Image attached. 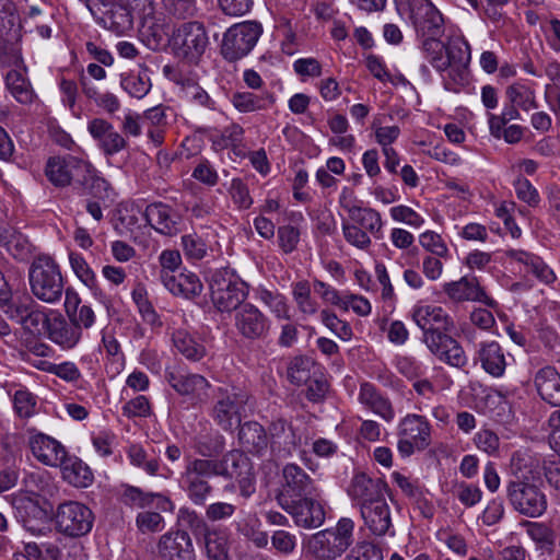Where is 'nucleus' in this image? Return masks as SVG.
Listing matches in <instances>:
<instances>
[{
    "label": "nucleus",
    "mask_w": 560,
    "mask_h": 560,
    "mask_svg": "<svg viewBox=\"0 0 560 560\" xmlns=\"http://www.w3.org/2000/svg\"><path fill=\"white\" fill-rule=\"evenodd\" d=\"M120 85L130 96L144 97L152 88L149 69L140 67L138 70L121 74Z\"/></svg>",
    "instance_id": "49"
},
{
    "label": "nucleus",
    "mask_w": 560,
    "mask_h": 560,
    "mask_svg": "<svg viewBox=\"0 0 560 560\" xmlns=\"http://www.w3.org/2000/svg\"><path fill=\"white\" fill-rule=\"evenodd\" d=\"M54 524L57 533L68 538H81L93 528L94 513L79 501H63L54 512Z\"/></svg>",
    "instance_id": "7"
},
{
    "label": "nucleus",
    "mask_w": 560,
    "mask_h": 560,
    "mask_svg": "<svg viewBox=\"0 0 560 560\" xmlns=\"http://www.w3.org/2000/svg\"><path fill=\"white\" fill-rule=\"evenodd\" d=\"M165 380L178 395L190 398L199 397L210 387V383L202 375L175 366L165 370Z\"/></svg>",
    "instance_id": "26"
},
{
    "label": "nucleus",
    "mask_w": 560,
    "mask_h": 560,
    "mask_svg": "<svg viewBox=\"0 0 560 560\" xmlns=\"http://www.w3.org/2000/svg\"><path fill=\"white\" fill-rule=\"evenodd\" d=\"M279 505L291 515L298 527L305 529L320 527L326 518L327 504L318 492L285 500Z\"/></svg>",
    "instance_id": "12"
},
{
    "label": "nucleus",
    "mask_w": 560,
    "mask_h": 560,
    "mask_svg": "<svg viewBox=\"0 0 560 560\" xmlns=\"http://www.w3.org/2000/svg\"><path fill=\"white\" fill-rule=\"evenodd\" d=\"M477 359L485 372L493 377L503 376L508 366L505 353L497 341L480 342Z\"/></svg>",
    "instance_id": "37"
},
{
    "label": "nucleus",
    "mask_w": 560,
    "mask_h": 560,
    "mask_svg": "<svg viewBox=\"0 0 560 560\" xmlns=\"http://www.w3.org/2000/svg\"><path fill=\"white\" fill-rule=\"evenodd\" d=\"M509 502L520 514L539 517L547 510L545 493L534 483L525 480H511L506 487Z\"/></svg>",
    "instance_id": "13"
},
{
    "label": "nucleus",
    "mask_w": 560,
    "mask_h": 560,
    "mask_svg": "<svg viewBox=\"0 0 560 560\" xmlns=\"http://www.w3.org/2000/svg\"><path fill=\"white\" fill-rule=\"evenodd\" d=\"M88 131L105 156H113L128 145L126 138L104 118H93L88 122Z\"/></svg>",
    "instance_id": "24"
},
{
    "label": "nucleus",
    "mask_w": 560,
    "mask_h": 560,
    "mask_svg": "<svg viewBox=\"0 0 560 560\" xmlns=\"http://www.w3.org/2000/svg\"><path fill=\"white\" fill-rule=\"evenodd\" d=\"M102 21L106 28L116 34H124L133 27L132 11L118 2L104 12Z\"/></svg>",
    "instance_id": "46"
},
{
    "label": "nucleus",
    "mask_w": 560,
    "mask_h": 560,
    "mask_svg": "<svg viewBox=\"0 0 560 560\" xmlns=\"http://www.w3.org/2000/svg\"><path fill=\"white\" fill-rule=\"evenodd\" d=\"M409 19L419 36H442L444 19L430 0H409Z\"/></svg>",
    "instance_id": "18"
},
{
    "label": "nucleus",
    "mask_w": 560,
    "mask_h": 560,
    "mask_svg": "<svg viewBox=\"0 0 560 560\" xmlns=\"http://www.w3.org/2000/svg\"><path fill=\"white\" fill-rule=\"evenodd\" d=\"M354 522L341 517L335 527L313 534L306 545V551L319 560H335L340 557L353 541Z\"/></svg>",
    "instance_id": "4"
},
{
    "label": "nucleus",
    "mask_w": 560,
    "mask_h": 560,
    "mask_svg": "<svg viewBox=\"0 0 560 560\" xmlns=\"http://www.w3.org/2000/svg\"><path fill=\"white\" fill-rule=\"evenodd\" d=\"M86 161L70 154L52 156L46 163L45 174L48 180L57 187L77 186L78 182L84 179L83 173L86 172Z\"/></svg>",
    "instance_id": "17"
},
{
    "label": "nucleus",
    "mask_w": 560,
    "mask_h": 560,
    "mask_svg": "<svg viewBox=\"0 0 560 560\" xmlns=\"http://www.w3.org/2000/svg\"><path fill=\"white\" fill-rule=\"evenodd\" d=\"M163 285L174 295L194 299L202 292L203 285L199 277L190 271L177 276L163 271L160 275Z\"/></svg>",
    "instance_id": "31"
},
{
    "label": "nucleus",
    "mask_w": 560,
    "mask_h": 560,
    "mask_svg": "<svg viewBox=\"0 0 560 560\" xmlns=\"http://www.w3.org/2000/svg\"><path fill=\"white\" fill-rule=\"evenodd\" d=\"M421 50L429 63L441 74L446 91L459 93L470 82V47L464 39L444 44L441 36H419Z\"/></svg>",
    "instance_id": "1"
},
{
    "label": "nucleus",
    "mask_w": 560,
    "mask_h": 560,
    "mask_svg": "<svg viewBox=\"0 0 560 560\" xmlns=\"http://www.w3.org/2000/svg\"><path fill=\"white\" fill-rule=\"evenodd\" d=\"M346 560H383V553L374 544L362 541L352 548Z\"/></svg>",
    "instance_id": "64"
},
{
    "label": "nucleus",
    "mask_w": 560,
    "mask_h": 560,
    "mask_svg": "<svg viewBox=\"0 0 560 560\" xmlns=\"http://www.w3.org/2000/svg\"><path fill=\"white\" fill-rule=\"evenodd\" d=\"M371 128L374 130L375 141L382 147V150L393 148L392 144L400 136L398 126H382L380 118L373 120Z\"/></svg>",
    "instance_id": "61"
},
{
    "label": "nucleus",
    "mask_w": 560,
    "mask_h": 560,
    "mask_svg": "<svg viewBox=\"0 0 560 560\" xmlns=\"http://www.w3.org/2000/svg\"><path fill=\"white\" fill-rule=\"evenodd\" d=\"M282 488L278 503L317 492L315 480L298 464L289 463L282 468Z\"/></svg>",
    "instance_id": "21"
},
{
    "label": "nucleus",
    "mask_w": 560,
    "mask_h": 560,
    "mask_svg": "<svg viewBox=\"0 0 560 560\" xmlns=\"http://www.w3.org/2000/svg\"><path fill=\"white\" fill-rule=\"evenodd\" d=\"M172 341L175 349L188 361L198 362L207 354L205 345L185 329L175 330Z\"/></svg>",
    "instance_id": "44"
},
{
    "label": "nucleus",
    "mask_w": 560,
    "mask_h": 560,
    "mask_svg": "<svg viewBox=\"0 0 560 560\" xmlns=\"http://www.w3.org/2000/svg\"><path fill=\"white\" fill-rule=\"evenodd\" d=\"M10 503L15 518L26 530L43 534L42 525L49 518V511L42 505L38 494L20 491L10 495Z\"/></svg>",
    "instance_id": "14"
},
{
    "label": "nucleus",
    "mask_w": 560,
    "mask_h": 560,
    "mask_svg": "<svg viewBox=\"0 0 560 560\" xmlns=\"http://www.w3.org/2000/svg\"><path fill=\"white\" fill-rule=\"evenodd\" d=\"M397 450L402 457L422 452L431 444V424L423 416L410 413L404 417L397 428Z\"/></svg>",
    "instance_id": "11"
},
{
    "label": "nucleus",
    "mask_w": 560,
    "mask_h": 560,
    "mask_svg": "<svg viewBox=\"0 0 560 560\" xmlns=\"http://www.w3.org/2000/svg\"><path fill=\"white\" fill-rule=\"evenodd\" d=\"M514 189L517 198L527 203L529 207H537L540 202V196L538 190L533 186V184L525 177H517L514 180Z\"/></svg>",
    "instance_id": "62"
},
{
    "label": "nucleus",
    "mask_w": 560,
    "mask_h": 560,
    "mask_svg": "<svg viewBox=\"0 0 560 560\" xmlns=\"http://www.w3.org/2000/svg\"><path fill=\"white\" fill-rule=\"evenodd\" d=\"M0 245L18 260H26L32 254V244L27 237L11 226L0 230Z\"/></svg>",
    "instance_id": "43"
},
{
    "label": "nucleus",
    "mask_w": 560,
    "mask_h": 560,
    "mask_svg": "<svg viewBox=\"0 0 560 560\" xmlns=\"http://www.w3.org/2000/svg\"><path fill=\"white\" fill-rule=\"evenodd\" d=\"M231 102L240 113L265 110L276 103L273 93L265 91L259 94L254 92H236Z\"/></svg>",
    "instance_id": "41"
},
{
    "label": "nucleus",
    "mask_w": 560,
    "mask_h": 560,
    "mask_svg": "<svg viewBox=\"0 0 560 560\" xmlns=\"http://www.w3.org/2000/svg\"><path fill=\"white\" fill-rule=\"evenodd\" d=\"M127 456L135 467L145 471L150 476L158 475L160 470V460L158 457L149 456L140 444H131L128 447Z\"/></svg>",
    "instance_id": "52"
},
{
    "label": "nucleus",
    "mask_w": 560,
    "mask_h": 560,
    "mask_svg": "<svg viewBox=\"0 0 560 560\" xmlns=\"http://www.w3.org/2000/svg\"><path fill=\"white\" fill-rule=\"evenodd\" d=\"M505 256L525 267V271L532 273L537 280L550 284L556 280L553 270L537 255L523 249H509Z\"/></svg>",
    "instance_id": "34"
},
{
    "label": "nucleus",
    "mask_w": 560,
    "mask_h": 560,
    "mask_svg": "<svg viewBox=\"0 0 560 560\" xmlns=\"http://www.w3.org/2000/svg\"><path fill=\"white\" fill-rule=\"evenodd\" d=\"M84 179L78 182L77 186L82 188L84 192L96 199L105 200L109 198L112 190L109 183L88 162L86 172L83 173Z\"/></svg>",
    "instance_id": "51"
},
{
    "label": "nucleus",
    "mask_w": 560,
    "mask_h": 560,
    "mask_svg": "<svg viewBox=\"0 0 560 560\" xmlns=\"http://www.w3.org/2000/svg\"><path fill=\"white\" fill-rule=\"evenodd\" d=\"M28 283L33 296L48 303H58L65 291L59 265L46 255L36 257L28 268Z\"/></svg>",
    "instance_id": "2"
},
{
    "label": "nucleus",
    "mask_w": 560,
    "mask_h": 560,
    "mask_svg": "<svg viewBox=\"0 0 560 560\" xmlns=\"http://www.w3.org/2000/svg\"><path fill=\"white\" fill-rule=\"evenodd\" d=\"M352 224L368 231L375 238L383 237V221L381 213L373 208H362L358 206L346 207Z\"/></svg>",
    "instance_id": "42"
},
{
    "label": "nucleus",
    "mask_w": 560,
    "mask_h": 560,
    "mask_svg": "<svg viewBox=\"0 0 560 560\" xmlns=\"http://www.w3.org/2000/svg\"><path fill=\"white\" fill-rule=\"evenodd\" d=\"M535 387L542 400L560 407V373L552 365L539 369L534 377Z\"/></svg>",
    "instance_id": "33"
},
{
    "label": "nucleus",
    "mask_w": 560,
    "mask_h": 560,
    "mask_svg": "<svg viewBox=\"0 0 560 560\" xmlns=\"http://www.w3.org/2000/svg\"><path fill=\"white\" fill-rule=\"evenodd\" d=\"M262 33L261 24L255 21L236 23L223 35L221 55L230 62L247 56L256 46Z\"/></svg>",
    "instance_id": "9"
},
{
    "label": "nucleus",
    "mask_w": 560,
    "mask_h": 560,
    "mask_svg": "<svg viewBox=\"0 0 560 560\" xmlns=\"http://www.w3.org/2000/svg\"><path fill=\"white\" fill-rule=\"evenodd\" d=\"M320 319L322 323L341 340L349 341L352 338L353 332L351 326L347 322L338 318L335 313L323 310L320 312Z\"/></svg>",
    "instance_id": "59"
},
{
    "label": "nucleus",
    "mask_w": 560,
    "mask_h": 560,
    "mask_svg": "<svg viewBox=\"0 0 560 560\" xmlns=\"http://www.w3.org/2000/svg\"><path fill=\"white\" fill-rule=\"evenodd\" d=\"M79 83L85 97L94 101L96 106L104 109L106 113L113 115L120 109V101L118 97L110 92L98 93L96 86L84 72L80 73Z\"/></svg>",
    "instance_id": "48"
},
{
    "label": "nucleus",
    "mask_w": 560,
    "mask_h": 560,
    "mask_svg": "<svg viewBox=\"0 0 560 560\" xmlns=\"http://www.w3.org/2000/svg\"><path fill=\"white\" fill-rule=\"evenodd\" d=\"M257 299L262 302L273 315L279 319H289V306L287 299L279 292L269 291L267 289H259L257 291Z\"/></svg>",
    "instance_id": "53"
},
{
    "label": "nucleus",
    "mask_w": 560,
    "mask_h": 560,
    "mask_svg": "<svg viewBox=\"0 0 560 560\" xmlns=\"http://www.w3.org/2000/svg\"><path fill=\"white\" fill-rule=\"evenodd\" d=\"M505 96L509 102L516 105L524 112H529L539 107L535 90L521 81L509 85L505 90Z\"/></svg>",
    "instance_id": "50"
},
{
    "label": "nucleus",
    "mask_w": 560,
    "mask_h": 560,
    "mask_svg": "<svg viewBox=\"0 0 560 560\" xmlns=\"http://www.w3.org/2000/svg\"><path fill=\"white\" fill-rule=\"evenodd\" d=\"M313 362L306 357L293 358L288 366V378L292 384L302 385L311 378Z\"/></svg>",
    "instance_id": "58"
},
{
    "label": "nucleus",
    "mask_w": 560,
    "mask_h": 560,
    "mask_svg": "<svg viewBox=\"0 0 560 560\" xmlns=\"http://www.w3.org/2000/svg\"><path fill=\"white\" fill-rule=\"evenodd\" d=\"M292 294L301 313L304 315H314L317 312L318 305L311 295V287L307 281H299L294 283Z\"/></svg>",
    "instance_id": "54"
},
{
    "label": "nucleus",
    "mask_w": 560,
    "mask_h": 560,
    "mask_svg": "<svg viewBox=\"0 0 560 560\" xmlns=\"http://www.w3.org/2000/svg\"><path fill=\"white\" fill-rule=\"evenodd\" d=\"M214 476L209 458H190L179 477V487L196 505H205L213 488L209 478Z\"/></svg>",
    "instance_id": "8"
},
{
    "label": "nucleus",
    "mask_w": 560,
    "mask_h": 560,
    "mask_svg": "<svg viewBox=\"0 0 560 560\" xmlns=\"http://www.w3.org/2000/svg\"><path fill=\"white\" fill-rule=\"evenodd\" d=\"M21 32L20 16L12 0H0V34Z\"/></svg>",
    "instance_id": "55"
},
{
    "label": "nucleus",
    "mask_w": 560,
    "mask_h": 560,
    "mask_svg": "<svg viewBox=\"0 0 560 560\" xmlns=\"http://www.w3.org/2000/svg\"><path fill=\"white\" fill-rule=\"evenodd\" d=\"M177 521L179 524L189 529L195 536L202 535L212 528H210L207 522L194 510L188 508H180L177 514Z\"/></svg>",
    "instance_id": "57"
},
{
    "label": "nucleus",
    "mask_w": 560,
    "mask_h": 560,
    "mask_svg": "<svg viewBox=\"0 0 560 560\" xmlns=\"http://www.w3.org/2000/svg\"><path fill=\"white\" fill-rule=\"evenodd\" d=\"M0 308L11 322L31 335H39L47 320V312L26 293L12 295Z\"/></svg>",
    "instance_id": "10"
},
{
    "label": "nucleus",
    "mask_w": 560,
    "mask_h": 560,
    "mask_svg": "<svg viewBox=\"0 0 560 560\" xmlns=\"http://www.w3.org/2000/svg\"><path fill=\"white\" fill-rule=\"evenodd\" d=\"M412 319L422 330L425 346L440 341L454 328L453 319L441 306H418L412 312Z\"/></svg>",
    "instance_id": "15"
},
{
    "label": "nucleus",
    "mask_w": 560,
    "mask_h": 560,
    "mask_svg": "<svg viewBox=\"0 0 560 560\" xmlns=\"http://www.w3.org/2000/svg\"><path fill=\"white\" fill-rule=\"evenodd\" d=\"M250 395L238 387H218L212 397L209 416L225 432H233L242 422Z\"/></svg>",
    "instance_id": "6"
},
{
    "label": "nucleus",
    "mask_w": 560,
    "mask_h": 560,
    "mask_svg": "<svg viewBox=\"0 0 560 560\" xmlns=\"http://www.w3.org/2000/svg\"><path fill=\"white\" fill-rule=\"evenodd\" d=\"M229 194L238 209H249L253 205L249 189L242 178H233L229 187Z\"/></svg>",
    "instance_id": "63"
},
{
    "label": "nucleus",
    "mask_w": 560,
    "mask_h": 560,
    "mask_svg": "<svg viewBox=\"0 0 560 560\" xmlns=\"http://www.w3.org/2000/svg\"><path fill=\"white\" fill-rule=\"evenodd\" d=\"M28 445L34 457L47 466L58 467L67 456L65 446L44 433L32 434L28 439Z\"/></svg>",
    "instance_id": "28"
},
{
    "label": "nucleus",
    "mask_w": 560,
    "mask_h": 560,
    "mask_svg": "<svg viewBox=\"0 0 560 560\" xmlns=\"http://www.w3.org/2000/svg\"><path fill=\"white\" fill-rule=\"evenodd\" d=\"M215 477L224 479H237L244 475H250L252 466L243 451L232 450L222 458H209Z\"/></svg>",
    "instance_id": "30"
},
{
    "label": "nucleus",
    "mask_w": 560,
    "mask_h": 560,
    "mask_svg": "<svg viewBox=\"0 0 560 560\" xmlns=\"http://www.w3.org/2000/svg\"><path fill=\"white\" fill-rule=\"evenodd\" d=\"M443 291L453 302H480L489 307H495L497 302L487 295L475 276H464L457 281L445 282Z\"/></svg>",
    "instance_id": "23"
},
{
    "label": "nucleus",
    "mask_w": 560,
    "mask_h": 560,
    "mask_svg": "<svg viewBox=\"0 0 560 560\" xmlns=\"http://www.w3.org/2000/svg\"><path fill=\"white\" fill-rule=\"evenodd\" d=\"M387 483L378 477H371L365 472L355 474L350 482L348 494L360 510L376 500L385 498Z\"/></svg>",
    "instance_id": "25"
},
{
    "label": "nucleus",
    "mask_w": 560,
    "mask_h": 560,
    "mask_svg": "<svg viewBox=\"0 0 560 560\" xmlns=\"http://www.w3.org/2000/svg\"><path fill=\"white\" fill-rule=\"evenodd\" d=\"M209 288L214 307L222 313L236 311L248 296L247 283L229 267L212 272Z\"/></svg>",
    "instance_id": "5"
},
{
    "label": "nucleus",
    "mask_w": 560,
    "mask_h": 560,
    "mask_svg": "<svg viewBox=\"0 0 560 560\" xmlns=\"http://www.w3.org/2000/svg\"><path fill=\"white\" fill-rule=\"evenodd\" d=\"M234 327L246 340H264L271 328L270 318L253 303H244L235 311Z\"/></svg>",
    "instance_id": "16"
},
{
    "label": "nucleus",
    "mask_w": 560,
    "mask_h": 560,
    "mask_svg": "<svg viewBox=\"0 0 560 560\" xmlns=\"http://www.w3.org/2000/svg\"><path fill=\"white\" fill-rule=\"evenodd\" d=\"M161 560H196L192 538L186 529H171L160 536L156 544Z\"/></svg>",
    "instance_id": "20"
},
{
    "label": "nucleus",
    "mask_w": 560,
    "mask_h": 560,
    "mask_svg": "<svg viewBox=\"0 0 560 560\" xmlns=\"http://www.w3.org/2000/svg\"><path fill=\"white\" fill-rule=\"evenodd\" d=\"M360 513L364 524L373 535L384 536L389 533L393 524L390 509L385 498L362 506Z\"/></svg>",
    "instance_id": "32"
},
{
    "label": "nucleus",
    "mask_w": 560,
    "mask_h": 560,
    "mask_svg": "<svg viewBox=\"0 0 560 560\" xmlns=\"http://www.w3.org/2000/svg\"><path fill=\"white\" fill-rule=\"evenodd\" d=\"M267 434L270 451L276 457L291 456L301 444V436L292 422L283 417L273 418L269 422Z\"/></svg>",
    "instance_id": "19"
},
{
    "label": "nucleus",
    "mask_w": 560,
    "mask_h": 560,
    "mask_svg": "<svg viewBox=\"0 0 560 560\" xmlns=\"http://www.w3.org/2000/svg\"><path fill=\"white\" fill-rule=\"evenodd\" d=\"M238 428V443L244 452L255 456H264L269 446L267 429L259 422L249 420L241 422Z\"/></svg>",
    "instance_id": "29"
},
{
    "label": "nucleus",
    "mask_w": 560,
    "mask_h": 560,
    "mask_svg": "<svg viewBox=\"0 0 560 560\" xmlns=\"http://www.w3.org/2000/svg\"><path fill=\"white\" fill-rule=\"evenodd\" d=\"M427 347L440 361L451 366L463 369L468 362L463 347L450 335L442 337L440 341H434L433 345Z\"/></svg>",
    "instance_id": "38"
},
{
    "label": "nucleus",
    "mask_w": 560,
    "mask_h": 560,
    "mask_svg": "<svg viewBox=\"0 0 560 560\" xmlns=\"http://www.w3.org/2000/svg\"><path fill=\"white\" fill-rule=\"evenodd\" d=\"M144 217L148 224L161 235L175 236L182 231V214L167 203L153 202L148 205Z\"/></svg>",
    "instance_id": "22"
},
{
    "label": "nucleus",
    "mask_w": 560,
    "mask_h": 560,
    "mask_svg": "<svg viewBox=\"0 0 560 560\" xmlns=\"http://www.w3.org/2000/svg\"><path fill=\"white\" fill-rule=\"evenodd\" d=\"M209 44L206 26L199 21H188L175 25L168 38L174 57L191 66L200 62Z\"/></svg>",
    "instance_id": "3"
},
{
    "label": "nucleus",
    "mask_w": 560,
    "mask_h": 560,
    "mask_svg": "<svg viewBox=\"0 0 560 560\" xmlns=\"http://www.w3.org/2000/svg\"><path fill=\"white\" fill-rule=\"evenodd\" d=\"M359 401L383 420L390 422L395 411L390 400L385 397L372 383L364 382L360 385Z\"/></svg>",
    "instance_id": "35"
},
{
    "label": "nucleus",
    "mask_w": 560,
    "mask_h": 560,
    "mask_svg": "<svg viewBox=\"0 0 560 560\" xmlns=\"http://www.w3.org/2000/svg\"><path fill=\"white\" fill-rule=\"evenodd\" d=\"M43 329L46 330L50 341L65 350L73 349L82 338V332H80L79 328L60 314L49 317L47 313V320Z\"/></svg>",
    "instance_id": "27"
},
{
    "label": "nucleus",
    "mask_w": 560,
    "mask_h": 560,
    "mask_svg": "<svg viewBox=\"0 0 560 560\" xmlns=\"http://www.w3.org/2000/svg\"><path fill=\"white\" fill-rule=\"evenodd\" d=\"M122 501L126 505L137 509L150 508L153 504L163 512L173 510V502L162 493L145 492L135 486H126L122 492Z\"/></svg>",
    "instance_id": "36"
},
{
    "label": "nucleus",
    "mask_w": 560,
    "mask_h": 560,
    "mask_svg": "<svg viewBox=\"0 0 560 560\" xmlns=\"http://www.w3.org/2000/svg\"><path fill=\"white\" fill-rule=\"evenodd\" d=\"M58 467L62 478L75 488H86L92 485L94 476L90 467L75 456H66Z\"/></svg>",
    "instance_id": "40"
},
{
    "label": "nucleus",
    "mask_w": 560,
    "mask_h": 560,
    "mask_svg": "<svg viewBox=\"0 0 560 560\" xmlns=\"http://www.w3.org/2000/svg\"><path fill=\"white\" fill-rule=\"evenodd\" d=\"M205 555L208 560H232L226 534L219 528H212L202 536Z\"/></svg>",
    "instance_id": "45"
},
{
    "label": "nucleus",
    "mask_w": 560,
    "mask_h": 560,
    "mask_svg": "<svg viewBox=\"0 0 560 560\" xmlns=\"http://www.w3.org/2000/svg\"><path fill=\"white\" fill-rule=\"evenodd\" d=\"M164 13L177 20L194 18L197 13L196 0H162Z\"/></svg>",
    "instance_id": "56"
},
{
    "label": "nucleus",
    "mask_w": 560,
    "mask_h": 560,
    "mask_svg": "<svg viewBox=\"0 0 560 560\" xmlns=\"http://www.w3.org/2000/svg\"><path fill=\"white\" fill-rule=\"evenodd\" d=\"M21 32L0 34V66L21 68L23 58L20 46Z\"/></svg>",
    "instance_id": "47"
},
{
    "label": "nucleus",
    "mask_w": 560,
    "mask_h": 560,
    "mask_svg": "<svg viewBox=\"0 0 560 560\" xmlns=\"http://www.w3.org/2000/svg\"><path fill=\"white\" fill-rule=\"evenodd\" d=\"M69 262L75 276L89 288L96 285V277L85 258L75 252L69 254Z\"/></svg>",
    "instance_id": "60"
},
{
    "label": "nucleus",
    "mask_w": 560,
    "mask_h": 560,
    "mask_svg": "<svg viewBox=\"0 0 560 560\" xmlns=\"http://www.w3.org/2000/svg\"><path fill=\"white\" fill-rule=\"evenodd\" d=\"M26 68L22 66L21 68L11 69L5 78V86L13 98L23 105L32 104L36 98V93L30 82V80L25 75Z\"/></svg>",
    "instance_id": "39"
}]
</instances>
